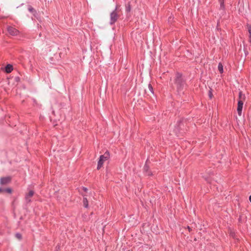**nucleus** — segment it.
I'll return each instance as SVG.
<instances>
[{"label":"nucleus","instance_id":"39448f33","mask_svg":"<svg viewBox=\"0 0 251 251\" xmlns=\"http://www.w3.org/2000/svg\"><path fill=\"white\" fill-rule=\"evenodd\" d=\"M8 33L12 35H16L18 34V30L13 27H8L7 28Z\"/></svg>","mask_w":251,"mask_h":251},{"label":"nucleus","instance_id":"f257e3e1","mask_svg":"<svg viewBox=\"0 0 251 251\" xmlns=\"http://www.w3.org/2000/svg\"><path fill=\"white\" fill-rule=\"evenodd\" d=\"M175 84L178 90H180L184 86V82L181 78V75L177 74L175 78Z\"/></svg>","mask_w":251,"mask_h":251},{"label":"nucleus","instance_id":"423d86ee","mask_svg":"<svg viewBox=\"0 0 251 251\" xmlns=\"http://www.w3.org/2000/svg\"><path fill=\"white\" fill-rule=\"evenodd\" d=\"M118 19V15L116 11H113L110 15L111 24L115 23Z\"/></svg>","mask_w":251,"mask_h":251},{"label":"nucleus","instance_id":"f8f14e48","mask_svg":"<svg viewBox=\"0 0 251 251\" xmlns=\"http://www.w3.org/2000/svg\"><path fill=\"white\" fill-rule=\"evenodd\" d=\"M248 30L250 34V41L251 42V25H248Z\"/></svg>","mask_w":251,"mask_h":251},{"label":"nucleus","instance_id":"9d476101","mask_svg":"<svg viewBox=\"0 0 251 251\" xmlns=\"http://www.w3.org/2000/svg\"><path fill=\"white\" fill-rule=\"evenodd\" d=\"M218 70H219V72H220V73H223V66L222 64V63H219Z\"/></svg>","mask_w":251,"mask_h":251},{"label":"nucleus","instance_id":"20e7f679","mask_svg":"<svg viewBox=\"0 0 251 251\" xmlns=\"http://www.w3.org/2000/svg\"><path fill=\"white\" fill-rule=\"evenodd\" d=\"M11 181L10 176L2 177L0 178V184L2 185H6Z\"/></svg>","mask_w":251,"mask_h":251},{"label":"nucleus","instance_id":"dca6fc26","mask_svg":"<svg viewBox=\"0 0 251 251\" xmlns=\"http://www.w3.org/2000/svg\"><path fill=\"white\" fill-rule=\"evenodd\" d=\"M221 2V6L223 7L224 5V0H219Z\"/></svg>","mask_w":251,"mask_h":251},{"label":"nucleus","instance_id":"4468645a","mask_svg":"<svg viewBox=\"0 0 251 251\" xmlns=\"http://www.w3.org/2000/svg\"><path fill=\"white\" fill-rule=\"evenodd\" d=\"M5 192L10 194L12 193V190L10 188L4 189V192Z\"/></svg>","mask_w":251,"mask_h":251},{"label":"nucleus","instance_id":"1a4fd4ad","mask_svg":"<svg viewBox=\"0 0 251 251\" xmlns=\"http://www.w3.org/2000/svg\"><path fill=\"white\" fill-rule=\"evenodd\" d=\"M13 70V66L11 65L8 64L5 67V71L7 73H11Z\"/></svg>","mask_w":251,"mask_h":251},{"label":"nucleus","instance_id":"ddd939ff","mask_svg":"<svg viewBox=\"0 0 251 251\" xmlns=\"http://www.w3.org/2000/svg\"><path fill=\"white\" fill-rule=\"evenodd\" d=\"M15 237H16V238L17 239H18V240H21V239H22V235H21L20 233H16V234H15Z\"/></svg>","mask_w":251,"mask_h":251},{"label":"nucleus","instance_id":"0eeeda50","mask_svg":"<svg viewBox=\"0 0 251 251\" xmlns=\"http://www.w3.org/2000/svg\"><path fill=\"white\" fill-rule=\"evenodd\" d=\"M34 193V191H33L32 190H30L28 192V193L27 194H26V195L25 196V200L27 202H30V201H31L30 198H31L33 196Z\"/></svg>","mask_w":251,"mask_h":251},{"label":"nucleus","instance_id":"9b49d317","mask_svg":"<svg viewBox=\"0 0 251 251\" xmlns=\"http://www.w3.org/2000/svg\"><path fill=\"white\" fill-rule=\"evenodd\" d=\"M83 205L85 207H87L88 205V202L86 198L83 199Z\"/></svg>","mask_w":251,"mask_h":251},{"label":"nucleus","instance_id":"a211bd4d","mask_svg":"<svg viewBox=\"0 0 251 251\" xmlns=\"http://www.w3.org/2000/svg\"><path fill=\"white\" fill-rule=\"evenodd\" d=\"M4 192V189H2L0 188V193Z\"/></svg>","mask_w":251,"mask_h":251},{"label":"nucleus","instance_id":"aec40b11","mask_svg":"<svg viewBox=\"0 0 251 251\" xmlns=\"http://www.w3.org/2000/svg\"><path fill=\"white\" fill-rule=\"evenodd\" d=\"M249 200L250 202H251V195L249 197Z\"/></svg>","mask_w":251,"mask_h":251},{"label":"nucleus","instance_id":"6ab92c4d","mask_svg":"<svg viewBox=\"0 0 251 251\" xmlns=\"http://www.w3.org/2000/svg\"><path fill=\"white\" fill-rule=\"evenodd\" d=\"M238 115L241 116L242 114V111H238Z\"/></svg>","mask_w":251,"mask_h":251},{"label":"nucleus","instance_id":"f3484780","mask_svg":"<svg viewBox=\"0 0 251 251\" xmlns=\"http://www.w3.org/2000/svg\"><path fill=\"white\" fill-rule=\"evenodd\" d=\"M209 97L210 98H212V94L211 91H209Z\"/></svg>","mask_w":251,"mask_h":251},{"label":"nucleus","instance_id":"f03ea898","mask_svg":"<svg viewBox=\"0 0 251 251\" xmlns=\"http://www.w3.org/2000/svg\"><path fill=\"white\" fill-rule=\"evenodd\" d=\"M109 157V152L106 151L103 155L100 156L98 161L97 169L99 170L103 165L104 161L107 160Z\"/></svg>","mask_w":251,"mask_h":251},{"label":"nucleus","instance_id":"7ed1b4c3","mask_svg":"<svg viewBox=\"0 0 251 251\" xmlns=\"http://www.w3.org/2000/svg\"><path fill=\"white\" fill-rule=\"evenodd\" d=\"M244 99V96L242 94L241 92L239 93V100L238 102V107L237 110H242L243 106V100Z\"/></svg>","mask_w":251,"mask_h":251},{"label":"nucleus","instance_id":"412c9836","mask_svg":"<svg viewBox=\"0 0 251 251\" xmlns=\"http://www.w3.org/2000/svg\"><path fill=\"white\" fill-rule=\"evenodd\" d=\"M187 228L189 229V231L191 230V228L189 226H188Z\"/></svg>","mask_w":251,"mask_h":251},{"label":"nucleus","instance_id":"2eb2a0df","mask_svg":"<svg viewBox=\"0 0 251 251\" xmlns=\"http://www.w3.org/2000/svg\"><path fill=\"white\" fill-rule=\"evenodd\" d=\"M28 10H29L30 12H33L34 11V9H33L32 7H28Z\"/></svg>","mask_w":251,"mask_h":251},{"label":"nucleus","instance_id":"6e6552de","mask_svg":"<svg viewBox=\"0 0 251 251\" xmlns=\"http://www.w3.org/2000/svg\"><path fill=\"white\" fill-rule=\"evenodd\" d=\"M145 92L146 93H148V95H150V93L151 94H153V88L151 84H149L148 86V89L145 90Z\"/></svg>","mask_w":251,"mask_h":251}]
</instances>
